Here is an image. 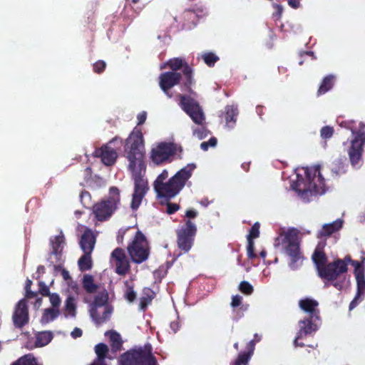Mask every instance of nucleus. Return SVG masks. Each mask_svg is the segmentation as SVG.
<instances>
[{"mask_svg": "<svg viewBox=\"0 0 365 365\" xmlns=\"http://www.w3.org/2000/svg\"><path fill=\"white\" fill-rule=\"evenodd\" d=\"M144 155V143L141 131L135 128L126 139L125 155L128 159V169L132 173L134 181V191L132 196L130 207L137 210L142 200L148 190V183L144 178L145 168L143 162Z\"/></svg>", "mask_w": 365, "mask_h": 365, "instance_id": "obj_1", "label": "nucleus"}, {"mask_svg": "<svg viewBox=\"0 0 365 365\" xmlns=\"http://www.w3.org/2000/svg\"><path fill=\"white\" fill-rule=\"evenodd\" d=\"M195 168L194 164H188L170 179L168 170H163L153 183L158 197L170 199L177 195L191 177Z\"/></svg>", "mask_w": 365, "mask_h": 365, "instance_id": "obj_2", "label": "nucleus"}, {"mask_svg": "<svg viewBox=\"0 0 365 365\" xmlns=\"http://www.w3.org/2000/svg\"><path fill=\"white\" fill-rule=\"evenodd\" d=\"M300 232L295 228L284 230L274 240V247L290 257L289 267L297 269L302 262L299 251Z\"/></svg>", "mask_w": 365, "mask_h": 365, "instance_id": "obj_3", "label": "nucleus"}, {"mask_svg": "<svg viewBox=\"0 0 365 365\" xmlns=\"http://www.w3.org/2000/svg\"><path fill=\"white\" fill-rule=\"evenodd\" d=\"M319 165L307 168L305 174L307 180H298L294 190L299 196L305 202L311 200V197L317 195H322L325 192V184L324 178L320 173Z\"/></svg>", "mask_w": 365, "mask_h": 365, "instance_id": "obj_4", "label": "nucleus"}, {"mask_svg": "<svg viewBox=\"0 0 365 365\" xmlns=\"http://www.w3.org/2000/svg\"><path fill=\"white\" fill-rule=\"evenodd\" d=\"M50 244L52 251L48 257L49 262L53 265L56 273L58 274L59 272L71 289L78 294V288L76 283L71 279L68 271L61 267L62 251L65 245L63 232L61 231L56 236L51 237L50 238Z\"/></svg>", "mask_w": 365, "mask_h": 365, "instance_id": "obj_5", "label": "nucleus"}, {"mask_svg": "<svg viewBox=\"0 0 365 365\" xmlns=\"http://www.w3.org/2000/svg\"><path fill=\"white\" fill-rule=\"evenodd\" d=\"M339 124L340 127L350 130L354 136L351 142V147L348 150V154L351 165L358 168L361 165L362 162V153L365 144V132L362 130L365 125L361 123L359 130L356 131L354 128V121L353 120H342Z\"/></svg>", "mask_w": 365, "mask_h": 365, "instance_id": "obj_6", "label": "nucleus"}, {"mask_svg": "<svg viewBox=\"0 0 365 365\" xmlns=\"http://www.w3.org/2000/svg\"><path fill=\"white\" fill-rule=\"evenodd\" d=\"M119 365H158L152 354V346L146 344L123 354L118 359Z\"/></svg>", "mask_w": 365, "mask_h": 365, "instance_id": "obj_7", "label": "nucleus"}, {"mask_svg": "<svg viewBox=\"0 0 365 365\" xmlns=\"http://www.w3.org/2000/svg\"><path fill=\"white\" fill-rule=\"evenodd\" d=\"M108 295L106 290L98 292L91 305L90 315L97 325L106 322L113 313V308L108 303Z\"/></svg>", "mask_w": 365, "mask_h": 365, "instance_id": "obj_8", "label": "nucleus"}, {"mask_svg": "<svg viewBox=\"0 0 365 365\" xmlns=\"http://www.w3.org/2000/svg\"><path fill=\"white\" fill-rule=\"evenodd\" d=\"M119 203V190L116 187H111L108 197L93 206V213L96 219L104 221L110 218L118 207Z\"/></svg>", "mask_w": 365, "mask_h": 365, "instance_id": "obj_9", "label": "nucleus"}, {"mask_svg": "<svg viewBox=\"0 0 365 365\" xmlns=\"http://www.w3.org/2000/svg\"><path fill=\"white\" fill-rule=\"evenodd\" d=\"M127 249L132 260L135 263H141L145 261L149 256L150 247L148 242L140 231L136 232Z\"/></svg>", "mask_w": 365, "mask_h": 365, "instance_id": "obj_10", "label": "nucleus"}, {"mask_svg": "<svg viewBox=\"0 0 365 365\" xmlns=\"http://www.w3.org/2000/svg\"><path fill=\"white\" fill-rule=\"evenodd\" d=\"M175 151L176 148L173 143H160L152 148L150 159L154 164L160 165L168 161Z\"/></svg>", "mask_w": 365, "mask_h": 365, "instance_id": "obj_11", "label": "nucleus"}, {"mask_svg": "<svg viewBox=\"0 0 365 365\" xmlns=\"http://www.w3.org/2000/svg\"><path fill=\"white\" fill-rule=\"evenodd\" d=\"M195 233L196 226L190 220H187L185 225L178 231V247L185 252H188L192 247Z\"/></svg>", "mask_w": 365, "mask_h": 365, "instance_id": "obj_12", "label": "nucleus"}, {"mask_svg": "<svg viewBox=\"0 0 365 365\" xmlns=\"http://www.w3.org/2000/svg\"><path fill=\"white\" fill-rule=\"evenodd\" d=\"M347 272L345 262L340 259L329 263L324 268L319 269V276L328 281H334Z\"/></svg>", "mask_w": 365, "mask_h": 365, "instance_id": "obj_13", "label": "nucleus"}, {"mask_svg": "<svg viewBox=\"0 0 365 365\" xmlns=\"http://www.w3.org/2000/svg\"><path fill=\"white\" fill-rule=\"evenodd\" d=\"M180 106L197 124L202 125L205 122L203 112L198 103L193 99L180 96Z\"/></svg>", "mask_w": 365, "mask_h": 365, "instance_id": "obj_14", "label": "nucleus"}, {"mask_svg": "<svg viewBox=\"0 0 365 365\" xmlns=\"http://www.w3.org/2000/svg\"><path fill=\"white\" fill-rule=\"evenodd\" d=\"M319 319L308 318L299 322V329L294 339V344L295 346H303L304 344L299 343L298 341L307 335L312 334L315 332L319 327Z\"/></svg>", "mask_w": 365, "mask_h": 365, "instance_id": "obj_15", "label": "nucleus"}, {"mask_svg": "<svg viewBox=\"0 0 365 365\" xmlns=\"http://www.w3.org/2000/svg\"><path fill=\"white\" fill-rule=\"evenodd\" d=\"M29 310L25 299H21L16 305L12 320L16 328H22L29 322Z\"/></svg>", "mask_w": 365, "mask_h": 365, "instance_id": "obj_16", "label": "nucleus"}, {"mask_svg": "<svg viewBox=\"0 0 365 365\" xmlns=\"http://www.w3.org/2000/svg\"><path fill=\"white\" fill-rule=\"evenodd\" d=\"M160 86L165 93L171 98L168 90L179 83L182 80L184 82V76L179 72H165L160 76Z\"/></svg>", "mask_w": 365, "mask_h": 365, "instance_id": "obj_17", "label": "nucleus"}, {"mask_svg": "<svg viewBox=\"0 0 365 365\" xmlns=\"http://www.w3.org/2000/svg\"><path fill=\"white\" fill-rule=\"evenodd\" d=\"M117 139L114 138L110 140L107 145L102 146L101 148L95 150V156L99 157L101 158L102 162L106 165H112L115 163L118 154L115 148H113L111 145Z\"/></svg>", "mask_w": 365, "mask_h": 365, "instance_id": "obj_18", "label": "nucleus"}, {"mask_svg": "<svg viewBox=\"0 0 365 365\" xmlns=\"http://www.w3.org/2000/svg\"><path fill=\"white\" fill-rule=\"evenodd\" d=\"M166 65L170 66L173 72H178V69L182 68L185 86L188 87L192 84V70L186 63L184 64L182 59L178 58L170 59L167 63L161 64L160 69H164Z\"/></svg>", "mask_w": 365, "mask_h": 365, "instance_id": "obj_19", "label": "nucleus"}, {"mask_svg": "<svg viewBox=\"0 0 365 365\" xmlns=\"http://www.w3.org/2000/svg\"><path fill=\"white\" fill-rule=\"evenodd\" d=\"M111 262L115 266L118 274H125L129 269V261L121 248L115 249L111 253Z\"/></svg>", "mask_w": 365, "mask_h": 365, "instance_id": "obj_20", "label": "nucleus"}, {"mask_svg": "<svg viewBox=\"0 0 365 365\" xmlns=\"http://www.w3.org/2000/svg\"><path fill=\"white\" fill-rule=\"evenodd\" d=\"M354 276L356 282V294L354 299L349 304L350 310L356 307L358 303L362 301L365 296V273L357 271V273H356V275Z\"/></svg>", "mask_w": 365, "mask_h": 365, "instance_id": "obj_21", "label": "nucleus"}, {"mask_svg": "<svg viewBox=\"0 0 365 365\" xmlns=\"http://www.w3.org/2000/svg\"><path fill=\"white\" fill-rule=\"evenodd\" d=\"M96 241V236L92 230L87 229L83 233L79 245L83 253H92Z\"/></svg>", "mask_w": 365, "mask_h": 365, "instance_id": "obj_22", "label": "nucleus"}, {"mask_svg": "<svg viewBox=\"0 0 365 365\" xmlns=\"http://www.w3.org/2000/svg\"><path fill=\"white\" fill-rule=\"evenodd\" d=\"M299 307L306 313L309 314V317L319 319V303L310 298L301 299L299 302Z\"/></svg>", "mask_w": 365, "mask_h": 365, "instance_id": "obj_23", "label": "nucleus"}, {"mask_svg": "<svg viewBox=\"0 0 365 365\" xmlns=\"http://www.w3.org/2000/svg\"><path fill=\"white\" fill-rule=\"evenodd\" d=\"M343 221L340 219L336 220V221L325 224L323 225L322 230L318 233V237H327L331 235L332 233L338 231L342 227Z\"/></svg>", "mask_w": 365, "mask_h": 365, "instance_id": "obj_24", "label": "nucleus"}, {"mask_svg": "<svg viewBox=\"0 0 365 365\" xmlns=\"http://www.w3.org/2000/svg\"><path fill=\"white\" fill-rule=\"evenodd\" d=\"M35 338V344L34 346H28L29 349L42 347L47 345L52 340L53 334L52 332L48 331H41L36 334Z\"/></svg>", "mask_w": 365, "mask_h": 365, "instance_id": "obj_25", "label": "nucleus"}, {"mask_svg": "<svg viewBox=\"0 0 365 365\" xmlns=\"http://www.w3.org/2000/svg\"><path fill=\"white\" fill-rule=\"evenodd\" d=\"M63 314L66 318H75L76 316V303L74 297L69 295L65 301Z\"/></svg>", "mask_w": 365, "mask_h": 365, "instance_id": "obj_26", "label": "nucleus"}, {"mask_svg": "<svg viewBox=\"0 0 365 365\" xmlns=\"http://www.w3.org/2000/svg\"><path fill=\"white\" fill-rule=\"evenodd\" d=\"M321 244L319 243L313 255L312 259L316 264L318 274H319V269L324 268L326 267L325 264L327 262V257L324 253L321 250Z\"/></svg>", "mask_w": 365, "mask_h": 365, "instance_id": "obj_27", "label": "nucleus"}, {"mask_svg": "<svg viewBox=\"0 0 365 365\" xmlns=\"http://www.w3.org/2000/svg\"><path fill=\"white\" fill-rule=\"evenodd\" d=\"M238 114L237 108L233 106H228L226 107V115H225V121L226 125L232 128L234 127L236 118Z\"/></svg>", "mask_w": 365, "mask_h": 365, "instance_id": "obj_28", "label": "nucleus"}, {"mask_svg": "<svg viewBox=\"0 0 365 365\" xmlns=\"http://www.w3.org/2000/svg\"><path fill=\"white\" fill-rule=\"evenodd\" d=\"M255 345V340L250 341L248 345L250 347V351L247 353H242L239 354V356L234 365H246L254 351Z\"/></svg>", "mask_w": 365, "mask_h": 365, "instance_id": "obj_29", "label": "nucleus"}, {"mask_svg": "<svg viewBox=\"0 0 365 365\" xmlns=\"http://www.w3.org/2000/svg\"><path fill=\"white\" fill-rule=\"evenodd\" d=\"M59 314V309L54 308L46 309L41 317V322L43 324H47L54 320Z\"/></svg>", "mask_w": 365, "mask_h": 365, "instance_id": "obj_30", "label": "nucleus"}, {"mask_svg": "<svg viewBox=\"0 0 365 365\" xmlns=\"http://www.w3.org/2000/svg\"><path fill=\"white\" fill-rule=\"evenodd\" d=\"M95 351L97 357L94 361H96L97 364L105 362V359L106 358L108 352V346L104 344H98L95 347Z\"/></svg>", "mask_w": 365, "mask_h": 365, "instance_id": "obj_31", "label": "nucleus"}, {"mask_svg": "<svg viewBox=\"0 0 365 365\" xmlns=\"http://www.w3.org/2000/svg\"><path fill=\"white\" fill-rule=\"evenodd\" d=\"M91 255V253H84L78 259V264L81 271L83 272L91 269L92 260Z\"/></svg>", "mask_w": 365, "mask_h": 365, "instance_id": "obj_32", "label": "nucleus"}, {"mask_svg": "<svg viewBox=\"0 0 365 365\" xmlns=\"http://www.w3.org/2000/svg\"><path fill=\"white\" fill-rule=\"evenodd\" d=\"M334 81V76H328L325 77L323 79L321 86H319V88L318 90V94L322 95V94L327 93L328 91H329L332 88Z\"/></svg>", "mask_w": 365, "mask_h": 365, "instance_id": "obj_33", "label": "nucleus"}, {"mask_svg": "<svg viewBox=\"0 0 365 365\" xmlns=\"http://www.w3.org/2000/svg\"><path fill=\"white\" fill-rule=\"evenodd\" d=\"M83 286L88 293H93L97 289V285L93 282V278L91 275L85 274L83 278Z\"/></svg>", "mask_w": 365, "mask_h": 365, "instance_id": "obj_34", "label": "nucleus"}, {"mask_svg": "<svg viewBox=\"0 0 365 365\" xmlns=\"http://www.w3.org/2000/svg\"><path fill=\"white\" fill-rule=\"evenodd\" d=\"M154 293L150 289L143 290V296L140 298V307L145 309L153 298Z\"/></svg>", "mask_w": 365, "mask_h": 365, "instance_id": "obj_35", "label": "nucleus"}, {"mask_svg": "<svg viewBox=\"0 0 365 365\" xmlns=\"http://www.w3.org/2000/svg\"><path fill=\"white\" fill-rule=\"evenodd\" d=\"M205 63L209 66H212L218 61L219 58L212 53H206L202 56Z\"/></svg>", "mask_w": 365, "mask_h": 365, "instance_id": "obj_36", "label": "nucleus"}, {"mask_svg": "<svg viewBox=\"0 0 365 365\" xmlns=\"http://www.w3.org/2000/svg\"><path fill=\"white\" fill-rule=\"evenodd\" d=\"M106 334L109 335L110 339L112 341L113 346L118 348L121 345L120 336L117 332L110 331L106 333Z\"/></svg>", "mask_w": 365, "mask_h": 365, "instance_id": "obj_37", "label": "nucleus"}, {"mask_svg": "<svg viewBox=\"0 0 365 365\" xmlns=\"http://www.w3.org/2000/svg\"><path fill=\"white\" fill-rule=\"evenodd\" d=\"M48 296L49 297V300L53 307L54 309H58L61 303V299L59 295L56 293H50Z\"/></svg>", "mask_w": 365, "mask_h": 365, "instance_id": "obj_38", "label": "nucleus"}, {"mask_svg": "<svg viewBox=\"0 0 365 365\" xmlns=\"http://www.w3.org/2000/svg\"><path fill=\"white\" fill-rule=\"evenodd\" d=\"M125 297L129 302H133L135 298V293L128 282H125Z\"/></svg>", "mask_w": 365, "mask_h": 365, "instance_id": "obj_39", "label": "nucleus"}, {"mask_svg": "<svg viewBox=\"0 0 365 365\" xmlns=\"http://www.w3.org/2000/svg\"><path fill=\"white\" fill-rule=\"evenodd\" d=\"M334 133V128L331 126H324L321 129V137L324 139L330 138Z\"/></svg>", "mask_w": 365, "mask_h": 365, "instance_id": "obj_40", "label": "nucleus"}, {"mask_svg": "<svg viewBox=\"0 0 365 365\" xmlns=\"http://www.w3.org/2000/svg\"><path fill=\"white\" fill-rule=\"evenodd\" d=\"M239 288L242 292L246 294H250L253 292V287L248 282H242Z\"/></svg>", "mask_w": 365, "mask_h": 365, "instance_id": "obj_41", "label": "nucleus"}, {"mask_svg": "<svg viewBox=\"0 0 365 365\" xmlns=\"http://www.w3.org/2000/svg\"><path fill=\"white\" fill-rule=\"evenodd\" d=\"M208 134V131L203 126L200 128L193 129V135L196 136L199 140L205 138Z\"/></svg>", "mask_w": 365, "mask_h": 365, "instance_id": "obj_42", "label": "nucleus"}, {"mask_svg": "<svg viewBox=\"0 0 365 365\" xmlns=\"http://www.w3.org/2000/svg\"><path fill=\"white\" fill-rule=\"evenodd\" d=\"M259 224L258 222L255 223V225L252 227L250 235H248V240L253 238H257L259 234Z\"/></svg>", "mask_w": 365, "mask_h": 365, "instance_id": "obj_43", "label": "nucleus"}, {"mask_svg": "<svg viewBox=\"0 0 365 365\" xmlns=\"http://www.w3.org/2000/svg\"><path fill=\"white\" fill-rule=\"evenodd\" d=\"M351 264L355 268L354 272V275H356V273H357V271L359 272H362L363 273H365V269H364V267L363 266L362 263H361L358 261L353 260V261H351Z\"/></svg>", "mask_w": 365, "mask_h": 365, "instance_id": "obj_44", "label": "nucleus"}, {"mask_svg": "<svg viewBox=\"0 0 365 365\" xmlns=\"http://www.w3.org/2000/svg\"><path fill=\"white\" fill-rule=\"evenodd\" d=\"M247 255L250 258H254L256 257L254 253V242L251 239H249L248 240Z\"/></svg>", "mask_w": 365, "mask_h": 365, "instance_id": "obj_45", "label": "nucleus"}, {"mask_svg": "<svg viewBox=\"0 0 365 365\" xmlns=\"http://www.w3.org/2000/svg\"><path fill=\"white\" fill-rule=\"evenodd\" d=\"M106 68V63L103 61H99L93 64V69L96 73H101Z\"/></svg>", "mask_w": 365, "mask_h": 365, "instance_id": "obj_46", "label": "nucleus"}, {"mask_svg": "<svg viewBox=\"0 0 365 365\" xmlns=\"http://www.w3.org/2000/svg\"><path fill=\"white\" fill-rule=\"evenodd\" d=\"M39 292L43 296H48L50 294L48 287L43 282H39Z\"/></svg>", "mask_w": 365, "mask_h": 365, "instance_id": "obj_47", "label": "nucleus"}, {"mask_svg": "<svg viewBox=\"0 0 365 365\" xmlns=\"http://www.w3.org/2000/svg\"><path fill=\"white\" fill-rule=\"evenodd\" d=\"M180 208V206L175 203H168L167 205V213L168 214H173L177 210H178Z\"/></svg>", "mask_w": 365, "mask_h": 365, "instance_id": "obj_48", "label": "nucleus"}, {"mask_svg": "<svg viewBox=\"0 0 365 365\" xmlns=\"http://www.w3.org/2000/svg\"><path fill=\"white\" fill-rule=\"evenodd\" d=\"M242 299V297L240 295L233 296L232 298L231 305L233 307H238L241 304Z\"/></svg>", "mask_w": 365, "mask_h": 365, "instance_id": "obj_49", "label": "nucleus"}, {"mask_svg": "<svg viewBox=\"0 0 365 365\" xmlns=\"http://www.w3.org/2000/svg\"><path fill=\"white\" fill-rule=\"evenodd\" d=\"M146 118H147V113L145 111H143V112L140 113L137 116V118L138 120V125L143 124L145 121Z\"/></svg>", "mask_w": 365, "mask_h": 365, "instance_id": "obj_50", "label": "nucleus"}, {"mask_svg": "<svg viewBox=\"0 0 365 365\" xmlns=\"http://www.w3.org/2000/svg\"><path fill=\"white\" fill-rule=\"evenodd\" d=\"M83 331L81 329L76 327L71 333V336L73 339H76L81 337L82 336Z\"/></svg>", "mask_w": 365, "mask_h": 365, "instance_id": "obj_51", "label": "nucleus"}, {"mask_svg": "<svg viewBox=\"0 0 365 365\" xmlns=\"http://www.w3.org/2000/svg\"><path fill=\"white\" fill-rule=\"evenodd\" d=\"M288 4L294 9H297L300 6V0H288Z\"/></svg>", "mask_w": 365, "mask_h": 365, "instance_id": "obj_52", "label": "nucleus"}, {"mask_svg": "<svg viewBox=\"0 0 365 365\" xmlns=\"http://www.w3.org/2000/svg\"><path fill=\"white\" fill-rule=\"evenodd\" d=\"M170 328L173 331L174 333L177 332V331L180 328L179 322L178 321H174L170 323Z\"/></svg>", "mask_w": 365, "mask_h": 365, "instance_id": "obj_53", "label": "nucleus"}, {"mask_svg": "<svg viewBox=\"0 0 365 365\" xmlns=\"http://www.w3.org/2000/svg\"><path fill=\"white\" fill-rule=\"evenodd\" d=\"M197 212L195 210H190L186 212V217L188 218H194L197 216Z\"/></svg>", "mask_w": 365, "mask_h": 365, "instance_id": "obj_54", "label": "nucleus"}, {"mask_svg": "<svg viewBox=\"0 0 365 365\" xmlns=\"http://www.w3.org/2000/svg\"><path fill=\"white\" fill-rule=\"evenodd\" d=\"M207 143H208L209 147H215L217 144V139L215 138H211Z\"/></svg>", "mask_w": 365, "mask_h": 365, "instance_id": "obj_55", "label": "nucleus"}, {"mask_svg": "<svg viewBox=\"0 0 365 365\" xmlns=\"http://www.w3.org/2000/svg\"><path fill=\"white\" fill-rule=\"evenodd\" d=\"M36 296V294L32 292L31 289L26 291V297L27 298H33Z\"/></svg>", "mask_w": 365, "mask_h": 365, "instance_id": "obj_56", "label": "nucleus"}, {"mask_svg": "<svg viewBox=\"0 0 365 365\" xmlns=\"http://www.w3.org/2000/svg\"><path fill=\"white\" fill-rule=\"evenodd\" d=\"M81 201L83 202V200L84 199H86L88 198V200H90V194L89 192L85 191V192H82L81 194Z\"/></svg>", "mask_w": 365, "mask_h": 365, "instance_id": "obj_57", "label": "nucleus"}, {"mask_svg": "<svg viewBox=\"0 0 365 365\" xmlns=\"http://www.w3.org/2000/svg\"><path fill=\"white\" fill-rule=\"evenodd\" d=\"M341 261H344L345 262V264H346V267L347 268V264L348 263H351V259L350 257V256H346L344 259H341Z\"/></svg>", "mask_w": 365, "mask_h": 365, "instance_id": "obj_58", "label": "nucleus"}, {"mask_svg": "<svg viewBox=\"0 0 365 365\" xmlns=\"http://www.w3.org/2000/svg\"><path fill=\"white\" fill-rule=\"evenodd\" d=\"M200 148L202 150H207L209 148L208 146V143H207V141H205V142H202L201 144H200Z\"/></svg>", "mask_w": 365, "mask_h": 365, "instance_id": "obj_59", "label": "nucleus"}, {"mask_svg": "<svg viewBox=\"0 0 365 365\" xmlns=\"http://www.w3.org/2000/svg\"><path fill=\"white\" fill-rule=\"evenodd\" d=\"M32 282L30 279H27L25 285V289L26 291L31 289Z\"/></svg>", "mask_w": 365, "mask_h": 365, "instance_id": "obj_60", "label": "nucleus"}, {"mask_svg": "<svg viewBox=\"0 0 365 365\" xmlns=\"http://www.w3.org/2000/svg\"><path fill=\"white\" fill-rule=\"evenodd\" d=\"M333 285L339 290L341 289L342 288V283L340 282H335L333 283Z\"/></svg>", "mask_w": 365, "mask_h": 365, "instance_id": "obj_61", "label": "nucleus"}, {"mask_svg": "<svg viewBox=\"0 0 365 365\" xmlns=\"http://www.w3.org/2000/svg\"><path fill=\"white\" fill-rule=\"evenodd\" d=\"M209 201L207 200V199H204V200H202L200 201V204L205 207H207L209 204Z\"/></svg>", "mask_w": 365, "mask_h": 365, "instance_id": "obj_62", "label": "nucleus"}, {"mask_svg": "<svg viewBox=\"0 0 365 365\" xmlns=\"http://www.w3.org/2000/svg\"><path fill=\"white\" fill-rule=\"evenodd\" d=\"M37 272L41 274L44 272V267L43 266H38L37 269Z\"/></svg>", "mask_w": 365, "mask_h": 365, "instance_id": "obj_63", "label": "nucleus"}, {"mask_svg": "<svg viewBox=\"0 0 365 365\" xmlns=\"http://www.w3.org/2000/svg\"><path fill=\"white\" fill-rule=\"evenodd\" d=\"M91 365H106L105 362H101V363H96V361H94Z\"/></svg>", "mask_w": 365, "mask_h": 365, "instance_id": "obj_64", "label": "nucleus"}]
</instances>
